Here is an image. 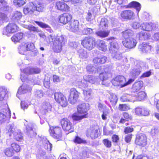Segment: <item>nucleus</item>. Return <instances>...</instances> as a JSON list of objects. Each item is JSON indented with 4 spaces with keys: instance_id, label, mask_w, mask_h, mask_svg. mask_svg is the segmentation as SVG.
Wrapping results in <instances>:
<instances>
[{
    "instance_id": "obj_1",
    "label": "nucleus",
    "mask_w": 159,
    "mask_h": 159,
    "mask_svg": "<svg viewBox=\"0 0 159 159\" xmlns=\"http://www.w3.org/2000/svg\"><path fill=\"white\" fill-rule=\"evenodd\" d=\"M20 69L21 71L20 79L22 82H25L32 85L36 84L34 79H29L27 76L29 75L39 73L40 71V69L37 68L27 67L23 70L21 68Z\"/></svg>"
},
{
    "instance_id": "obj_2",
    "label": "nucleus",
    "mask_w": 159,
    "mask_h": 159,
    "mask_svg": "<svg viewBox=\"0 0 159 159\" xmlns=\"http://www.w3.org/2000/svg\"><path fill=\"white\" fill-rule=\"evenodd\" d=\"M87 72L89 74H93L96 72L99 73V77L102 83L107 80L111 75L109 73L106 72V69L104 66H100L97 68L91 65H89L86 67Z\"/></svg>"
},
{
    "instance_id": "obj_3",
    "label": "nucleus",
    "mask_w": 159,
    "mask_h": 159,
    "mask_svg": "<svg viewBox=\"0 0 159 159\" xmlns=\"http://www.w3.org/2000/svg\"><path fill=\"white\" fill-rule=\"evenodd\" d=\"M78 86L81 88H84L83 89L84 98L86 101H89L92 99V90L89 88V84L86 82H78Z\"/></svg>"
},
{
    "instance_id": "obj_4",
    "label": "nucleus",
    "mask_w": 159,
    "mask_h": 159,
    "mask_svg": "<svg viewBox=\"0 0 159 159\" xmlns=\"http://www.w3.org/2000/svg\"><path fill=\"white\" fill-rule=\"evenodd\" d=\"M66 41L63 35H57L54 40L53 44V49L55 52H60L62 47Z\"/></svg>"
},
{
    "instance_id": "obj_5",
    "label": "nucleus",
    "mask_w": 159,
    "mask_h": 159,
    "mask_svg": "<svg viewBox=\"0 0 159 159\" xmlns=\"http://www.w3.org/2000/svg\"><path fill=\"white\" fill-rule=\"evenodd\" d=\"M35 48L34 44L33 43L23 42L18 46L19 53L22 55H25L26 52L33 50Z\"/></svg>"
},
{
    "instance_id": "obj_6",
    "label": "nucleus",
    "mask_w": 159,
    "mask_h": 159,
    "mask_svg": "<svg viewBox=\"0 0 159 159\" xmlns=\"http://www.w3.org/2000/svg\"><path fill=\"white\" fill-rule=\"evenodd\" d=\"M81 44L87 49L91 50L95 46V39L92 37H85L82 40Z\"/></svg>"
},
{
    "instance_id": "obj_7",
    "label": "nucleus",
    "mask_w": 159,
    "mask_h": 159,
    "mask_svg": "<svg viewBox=\"0 0 159 159\" xmlns=\"http://www.w3.org/2000/svg\"><path fill=\"white\" fill-rule=\"evenodd\" d=\"M98 128L95 125H92L88 128L85 132V134L89 138L94 139L98 137Z\"/></svg>"
},
{
    "instance_id": "obj_8",
    "label": "nucleus",
    "mask_w": 159,
    "mask_h": 159,
    "mask_svg": "<svg viewBox=\"0 0 159 159\" xmlns=\"http://www.w3.org/2000/svg\"><path fill=\"white\" fill-rule=\"evenodd\" d=\"M50 135L56 139H60L62 137L61 129L58 126L50 127L49 129Z\"/></svg>"
},
{
    "instance_id": "obj_9",
    "label": "nucleus",
    "mask_w": 159,
    "mask_h": 159,
    "mask_svg": "<svg viewBox=\"0 0 159 159\" xmlns=\"http://www.w3.org/2000/svg\"><path fill=\"white\" fill-rule=\"evenodd\" d=\"M56 101L62 107H65L68 104L67 101L66 97L60 92L55 93L54 94Z\"/></svg>"
},
{
    "instance_id": "obj_10",
    "label": "nucleus",
    "mask_w": 159,
    "mask_h": 159,
    "mask_svg": "<svg viewBox=\"0 0 159 159\" xmlns=\"http://www.w3.org/2000/svg\"><path fill=\"white\" fill-rule=\"evenodd\" d=\"M79 22L77 20H72L67 25L66 29L72 32L78 34L80 32L79 28Z\"/></svg>"
},
{
    "instance_id": "obj_11",
    "label": "nucleus",
    "mask_w": 159,
    "mask_h": 159,
    "mask_svg": "<svg viewBox=\"0 0 159 159\" xmlns=\"http://www.w3.org/2000/svg\"><path fill=\"white\" fill-rule=\"evenodd\" d=\"M135 143L141 147H144L147 144V139L146 135L140 133L136 136L135 141Z\"/></svg>"
},
{
    "instance_id": "obj_12",
    "label": "nucleus",
    "mask_w": 159,
    "mask_h": 159,
    "mask_svg": "<svg viewBox=\"0 0 159 159\" xmlns=\"http://www.w3.org/2000/svg\"><path fill=\"white\" fill-rule=\"evenodd\" d=\"M110 43L109 51L110 53L118 50L119 47L116 38L111 37L107 39Z\"/></svg>"
},
{
    "instance_id": "obj_13",
    "label": "nucleus",
    "mask_w": 159,
    "mask_h": 159,
    "mask_svg": "<svg viewBox=\"0 0 159 159\" xmlns=\"http://www.w3.org/2000/svg\"><path fill=\"white\" fill-rule=\"evenodd\" d=\"M62 128L64 130L71 132L73 131L74 127L72 123L67 118H63L61 121Z\"/></svg>"
},
{
    "instance_id": "obj_14",
    "label": "nucleus",
    "mask_w": 159,
    "mask_h": 159,
    "mask_svg": "<svg viewBox=\"0 0 159 159\" xmlns=\"http://www.w3.org/2000/svg\"><path fill=\"white\" fill-rule=\"evenodd\" d=\"M134 12L130 10H125L119 13V16L121 20H131L134 18Z\"/></svg>"
},
{
    "instance_id": "obj_15",
    "label": "nucleus",
    "mask_w": 159,
    "mask_h": 159,
    "mask_svg": "<svg viewBox=\"0 0 159 159\" xmlns=\"http://www.w3.org/2000/svg\"><path fill=\"white\" fill-rule=\"evenodd\" d=\"M79 93L75 89H71L70 90V94L68 98V101L71 104H74L78 100L79 95Z\"/></svg>"
},
{
    "instance_id": "obj_16",
    "label": "nucleus",
    "mask_w": 159,
    "mask_h": 159,
    "mask_svg": "<svg viewBox=\"0 0 159 159\" xmlns=\"http://www.w3.org/2000/svg\"><path fill=\"white\" fill-rule=\"evenodd\" d=\"M122 43L123 45L126 48L131 49L135 47L137 42L134 38L132 37H129L123 41Z\"/></svg>"
},
{
    "instance_id": "obj_17",
    "label": "nucleus",
    "mask_w": 159,
    "mask_h": 159,
    "mask_svg": "<svg viewBox=\"0 0 159 159\" xmlns=\"http://www.w3.org/2000/svg\"><path fill=\"white\" fill-rule=\"evenodd\" d=\"M84 80L78 82H88L92 84H94L96 85H98L99 84V80L96 77L93 75H85L84 76Z\"/></svg>"
},
{
    "instance_id": "obj_18",
    "label": "nucleus",
    "mask_w": 159,
    "mask_h": 159,
    "mask_svg": "<svg viewBox=\"0 0 159 159\" xmlns=\"http://www.w3.org/2000/svg\"><path fill=\"white\" fill-rule=\"evenodd\" d=\"M125 82V79L124 76L118 75L111 82L114 86H120L122 88L126 86Z\"/></svg>"
},
{
    "instance_id": "obj_19",
    "label": "nucleus",
    "mask_w": 159,
    "mask_h": 159,
    "mask_svg": "<svg viewBox=\"0 0 159 159\" xmlns=\"http://www.w3.org/2000/svg\"><path fill=\"white\" fill-rule=\"evenodd\" d=\"M158 25L156 23H143L140 25L141 29L144 30L150 31L152 29L157 30L158 29Z\"/></svg>"
},
{
    "instance_id": "obj_20",
    "label": "nucleus",
    "mask_w": 159,
    "mask_h": 159,
    "mask_svg": "<svg viewBox=\"0 0 159 159\" xmlns=\"http://www.w3.org/2000/svg\"><path fill=\"white\" fill-rule=\"evenodd\" d=\"M125 7V8H134L136 11L137 15L141 10V6L140 4L138 2L136 1H132L129 3L128 5L124 6H120L118 7V8Z\"/></svg>"
},
{
    "instance_id": "obj_21",
    "label": "nucleus",
    "mask_w": 159,
    "mask_h": 159,
    "mask_svg": "<svg viewBox=\"0 0 159 159\" xmlns=\"http://www.w3.org/2000/svg\"><path fill=\"white\" fill-rule=\"evenodd\" d=\"M72 18V16L68 13L62 14L59 17V22L63 24H65L67 23L68 24Z\"/></svg>"
},
{
    "instance_id": "obj_22",
    "label": "nucleus",
    "mask_w": 159,
    "mask_h": 159,
    "mask_svg": "<svg viewBox=\"0 0 159 159\" xmlns=\"http://www.w3.org/2000/svg\"><path fill=\"white\" fill-rule=\"evenodd\" d=\"M142 70L141 66L138 64L135 65L131 70L130 74L132 78H135L140 73Z\"/></svg>"
},
{
    "instance_id": "obj_23",
    "label": "nucleus",
    "mask_w": 159,
    "mask_h": 159,
    "mask_svg": "<svg viewBox=\"0 0 159 159\" xmlns=\"http://www.w3.org/2000/svg\"><path fill=\"white\" fill-rule=\"evenodd\" d=\"M32 89L31 87L27 84H24L21 86L18 89L16 96L19 98V94H23L26 93L28 91H30Z\"/></svg>"
},
{
    "instance_id": "obj_24",
    "label": "nucleus",
    "mask_w": 159,
    "mask_h": 159,
    "mask_svg": "<svg viewBox=\"0 0 159 159\" xmlns=\"http://www.w3.org/2000/svg\"><path fill=\"white\" fill-rule=\"evenodd\" d=\"M35 5L32 2H30L23 9V12L25 14H31L35 11Z\"/></svg>"
},
{
    "instance_id": "obj_25",
    "label": "nucleus",
    "mask_w": 159,
    "mask_h": 159,
    "mask_svg": "<svg viewBox=\"0 0 159 159\" xmlns=\"http://www.w3.org/2000/svg\"><path fill=\"white\" fill-rule=\"evenodd\" d=\"M11 114V111L9 108L3 109L0 111V123L5 121L6 117Z\"/></svg>"
},
{
    "instance_id": "obj_26",
    "label": "nucleus",
    "mask_w": 159,
    "mask_h": 159,
    "mask_svg": "<svg viewBox=\"0 0 159 159\" xmlns=\"http://www.w3.org/2000/svg\"><path fill=\"white\" fill-rule=\"evenodd\" d=\"M134 101H141L144 100L147 95L146 93L143 91L139 92L138 93H135L134 94H133Z\"/></svg>"
},
{
    "instance_id": "obj_27",
    "label": "nucleus",
    "mask_w": 159,
    "mask_h": 159,
    "mask_svg": "<svg viewBox=\"0 0 159 159\" xmlns=\"http://www.w3.org/2000/svg\"><path fill=\"white\" fill-rule=\"evenodd\" d=\"M52 106L48 102H45L43 103L42 107L40 109V111L43 115L45 114L47 112L51 111Z\"/></svg>"
},
{
    "instance_id": "obj_28",
    "label": "nucleus",
    "mask_w": 159,
    "mask_h": 159,
    "mask_svg": "<svg viewBox=\"0 0 159 159\" xmlns=\"http://www.w3.org/2000/svg\"><path fill=\"white\" fill-rule=\"evenodd\" d=\"M19 27L15 24H9L6 27V31L7 33H12L19 30Z\"/></svg>"
},
{
    "instance_id": "obj_29",
    "label": "nucleus",
    "mask_w": 159,
    "mask_h": 159,
    "mask_svg": "<svg viewBox=\"0 0 159 159\" xmlns=\"http://www.w3.org/2000/svg\"><path fill=\"white\" fill-rule=\"evenodd\" d=\"M143 85V82L142 81H138L135 82L133 84L132 89L131 92L135 93L140 91Z\"/></svg>"
},
{
    "instance_id": "obj_30",
    "label": "nucleus",
    "mask_w": 159,
    "mask_h": 159,
    "mask_svg": "<svg viewBox=\"0 0 159 159\" xmlns=\"http://www.w3.org/2000/svg\"><path fill=\"white\" fill-rule=\"evenodd\" d=\"M56 7L57 9L62 11H68L70 7L64 2H59L56 3Z\"/></svg>"
},
{
    "instance_id": "obj_31",
    "label": "nucleus",
    "mask_w": 159,
    "mask_h": 159,
    "mask_svg": "<svg viewBox=\"0 0 159 159\" xmlns=\"http://www.w3.org/2000/svg\"><path fill=\"white\" fill-rule=\"evenodd\" d=\"M139 48L143 53H150L151 52L152 47L147 43H143L139 45Z\"/></svg>"
},
{
    "instance_id": "obj_32",
    "label": "nucleus",
    "mask_w": 159,
    "mask_h": 159,
    "mask_svg": "<svg viewBox=\"0 0 159 159\" xmlns=\"http://www.w3.org/2000/svg\"><path fill=\"white\" fill-rule=\"evenodd\" d=\"M106 97L112 104L115 105L117 102L118 98L116 95L111 92H109L106 95Z\"/></svg>"
},
{
    "instance_id": "obj_33",
    "label": "nucleus",
    "mask_w": 159,
    "mask_h": 159,
    "mask_svg": "<svg viewBox=\"0 0 159 159\" xmlns=\"http://www.w3.org/2000/svg\"><path fill=\"white\" fill-rule=\"evenodd\" d=\"M110 31L108 30H98L95 32L96 35L100 38H105L108 36L109 34Z\"/></svg>"
},
{
    "instance_id": "obj_34",
    "label": "nucleus",
    "mask_w": 159,
    "mask_h": 159,
    "mask_svg": "<svg viewBox=\"0 0 159 159\" xmlns=\"http://www.w3.org/2000/svg\"><path fill=\"white\" fill-rule=\"evenodd\" d=\"M150 36V35L149 33L141 31L136 34V37L140 40H143L148 39Z\"/></svg>"
},
{
    "instance_id": "obj_35",
    "label": "nucleus",
    "mask_w": 159,
    "mask_h": 159,
    "mask_svg": "<svg viewBox=\"0 0 159 159\" xmlns=\"http://www.w3.org/2000/svg\"><path fill=\"white\" fill-rule=\"evenodd\" d=\"M35 22L39 27L45 29L47 31L51 34H52L53 32L50 27L48 24L43 22L38 21H35Z\"/></svg>"
},
{
    "instance_id": "obj_36",
    "label": "nucleus",
    "mask_w": 159,
    "mask_h": 159,
    "mask_svg": "<svg viewBox=\"0 0 159 159\" xmlns=\"http://www.w3.org/2000/svg\"><path fill=\"white\" fill-rule=\"evenodd\" d=\"M120 100L121 101L123 102H134L133 94H130L128 93L124 94L121 97Z\"/></svg>"
},
{
    "instance_id": "obj_37",
    "label": "nucleus",
    "mask_w": 159,
    "mask_h": 159,
    "mask_svg": "<svg viewBox=\"0 0 159 159\" xmlns=\"http://www.w3.org/2000/svg\"><path fill=\"white\" fill-rule=\"evenodd\" d=\"M78 112L81 114H86L87 109L86 108V104L85 103H83L79 105L77 107Z\"/></svg>"
},
{
    "instance_id": "obj_38",
    "label": "nucleus",
    "mask_w": 159,
    "mask_h": 159,
    "mask_svg": "<svg viewBox=\"0 0 159 159\" xmlns=\"http://www.w3.org/2000/svg\"><path fill=\"white\" fill-rule=\"evenodd\" d=\"M0 7L1 10L3 11H8L11 9V7L4 0H0Z\"/></svg>"
},
{
    "instance_id": "obj_39",
    "label": "nucleus",
    "mask_w": 159,
    "mask_h": 159,
    "mask_svg": "<svg viewBox=\"0 0 159 159\" xmlns=\"http://www.w3.org/2000/svg\"><path fill=\"white\" fill-rule=\"evenodd\" d=\"M97 43L99 50L103 52H105L107 50V45L104 41L99 40L97 41Z\"/></svg>"
},
{
    "instance_id": "obj_40",
    "label": "nucleus",
    "mask_w": 159,
    "mask_h": 159,
    "mask_svg": "<svg viewBox=\"0 0 159 159\" xmlns=\"http://www.w3.org/2000/svg\"><path fill=\"white\" fill-rule=\"evenodd\" d=\"M112 58L117 60H121L123 57V55L118 50L111 53Z\"/></svg>"
},
{
    "instance_id": "obj_41",
    "label": "nucleus",
    "mask_w": 159,
    "mask_h": 159,
    "mask_svg": "<svg viewBox=\"0 0 159 159\" xmlns=\"http://www.w3.org/2000/svg\"><path fill=\"white\" fill-rule=\"evenodd\" d=\"M22 17V14L21 12L18 11L15 12L12 16V19L15 22L18 21Z\"/></svg>"
},
{
    "instance_id": "obj_42",
    "label": "nucleus",
    "mask_w": 159,
    "mask_h": 159,
    "mask_svg": "<svg viewBox=\"0 0 159 159\" xmlns=\"http://www.w3.org/2000/svg\"><path fill=\"white\" fill-rule=\"evenodd\" d=\"M23 36V33H18L14 35L11 38L12 41L14 43H16L19 41L21 39Z\"/></svg>"
},
{
    "instance_id": "obj_43",
    "label": "nucleus",
    "mask_w": 159,
    "mask_h": 159,
    "mask_svg": "<svg viewBox=\"0 0 159 159\" xmlns=\"http://www.w3.org/2000/svg\"><path fill=\"white\" fill-rule=\"evenodd\" d=\"M107 58L106 57L103 56L101 58H95L93 59V61L94 63H96L97 64H103L107 61Z\"/></svg>"
},
{
    "instance_id": "obj_44",
    "label": "nucleus",
    "mask_w": 159,
    "mask_h": 159,
    "mask_svg": "<svg viewBox=\"0 0 159 159\" xmlns=\"http://www.w3.org/2000/svg\"><path fill=\"white\" fill-rule=\"evenodd\" d=\"M14 138L17 141H21L23 140V137L22 133L19 130H17L13 134Z\"/></svg>"
},
{
    "instance_id": "obj_45",
    "label": "nucleus",
    "mask_w": 159,
    "mask_h": 159,
    "mask_svg": "<svg viewBox=\"0 0 159 159\" xmlns=\"http://www.w3.org/2000/svg\"><path fill=\"white\" fill-rule=\"evenodd\" d=\"M134 32L130 29H128L122 32V36L125 39L127 38H129L131 37L130 36L134 34Z\"/></svg>"
},
{
    "instance_id": "obj_46",
    "label": "nucleus",
    "mask_w": 159,
    "mask_h": 159,
    "mask_svg": "<svg viewBox=\"0 0 159 159\" xmlns=\"http://www.w3.org/2000/svg\"><path fill=\"white\" fill-rule=\"evenodd\" d=\"M14 125L13 123L9 124L6 128V132L9 133V136H11L12 134L14 133L15 129L14 128Z\"/></svg>"
},
{
    "instance_id": "obj_47",
    "label": "nucleus",
    "mask_w": 159,
    "mask_h": 159,
    "mask_svg": "<svg viewBox=\"0 0 159 159\" xmlns=\"http://www.w3.org/2000/svg\"><path fill=\"white\" fill-rule=\"evenodd\" d=\"M152 63H154V66L156 69H159V62H157L156 57H155L147 58Z\"/></svg>"
},
{
    "instance_id": "obj_48",
    "label": "nucleus",
    "mask_w": 159,
    "mask_h": 159,
    "mask_svg": "<svg viewBox=\"0 0 159 159\" xmlns=\"http://www.w3.org/2000/svg\"><path fill=\"white\" fill-rule=\"evenodd\" d=\"M43 142L44 143L45 149L48 151H51L52 150V144L46 138H45Z\"/></svg>"
},
{
    "instance_id": "obj_49",
    "label": "nucleus",
    "mask_w": 159,
    "mask_h": 159,
    "mask_svg": "<svg viewBox=\"0 0 159 159\" xmlns=\"http://www.w3.org/2000/svg\"><path fill=\"white\" fill-rule=\"evenodd\" d=\"M108 21L105 18H102L101 19L100 24H99V27L102 28V29L108 27Z\"/></svg>"
},
{
    "instance_id": "obj_50",
    "label": "nucleus",
    "mask_w": 159,
    "mask_h": 159,
    "mask_svg": "<svg viewBox=\"0 0 159 159\" xmlns=\"http://www.w3.org/2000/svg\"><path fill=\"white\" fill-rule=\"evenodd\" d=\"M87 114L80 116L76 114H74L72 116V118L74 121H78L86 117Z\"/></svg>"
},
{
    "instance_id": "obj_51",
    "label": "nucleus",
    "mask_w": 159,
    "mask_h": 159,
    "mask_svg": "<svg viewBox=\"0 0 159 159\" xmlns=\"http://www.w3.org/2000/svg\"><path fill=\"white\" fill-rule=\"evenodd\" d=\"M44 7V4L39 2L35 6V11L36 10L39 12H42L43 10Z\"/></svg>"
},
{
    "instance_id": "obj_52",
    "label": "nucleus",
    "mask_w": 159,
    "mask_h": 159,
    "mask_svg": "<svg viewBox=\"0 0 159 159\" xmlns=\"http://www.w3.org/2000/svg\"><path fill=\"white\" fill-rule=\"evenodd\" d=\"M80 57L82 59H85L88 57V55L86 51L81 49L78 51Z\"/></svg>"
},
{
    "instance_id": "obj_53",
    "label": "nucleus",
    "mask_w": 159,
    "mask_h": 159,
    "mask_svg": "<svg viewBox=\"0 0 159 159\" xmlns=\"http://www.w3.org/2000/svg\"><path fill=\"white\" fill-rule=\"evenodd\" d=\"M143 107H137L135 109V111L136 114L138 115L142 116V115H146L148 114V113L146 111L144 113H142Z\"/></svg>"
},
{
    "instance_id": "obj_54",
    "label": "nucleus",
    "mask_w": 159,
    "mask_h": 159,
    "mask_svg": "<svg viewBox=\"0 0 159 159\" xmlns=\"http://www.w3.org/2000/svg\"><path fill=\"white\" fill-rule=\"evenodd\" d=\"M98 108L99 110L102 112L107 111L109 110L105 105L100 102L98 103Z\"/></svg>"
},
{
    "instance_id": "obj_55",
    "label": "nucleus",
    "mask_w": 159,
    "mask_h": 159,
    "mask_svg": "<svg viewBox=\"0 0 159 159\" xmlns=\"http://www.w3.org/2000/svg\"><path fill=\"white\" fill-rule=\"evenodd\" d=\"M5 155L7 157H10L14 154V151L12 149L7 148L4 151Z\"/></svg>"
},
{
    "instance_id": "obj_56",
    "label": "nucleus",
    "mask_w": 159,
    "mask_h": 159,
    "mask_svg": "<svg viewBox=\"0 0 159 159\" xmlns=\"http://www.w3.org/2000/svg\"><path fill=\"white\" fill-rule=\"evenodd\" d=\"M6 90L4 87H0V101L2 100L6 94Z\"/></svg>"
},
{
    "instance_id": "obj_57",
    "label": "nucleus",
    "mask_w": 159,
    "mask_h": 159,
    "mask_svg": "<svg viewBox=\"0 0 159 159\" xmlns=\"http://www.w3.org/2000/svg\"><path fill=\"white\" fill-rule=\"evenodd\" d=\"M25 28L28 29L30 32L33 31L34 32H39V30L32 25H26Z\"/></svg>"
},
{
    "instance_id": "obj_58",
    "label": "nucleus",
    "mask_w": 159,
    "mask_h": 159,
    "mask_svg": "<svg viewBox=\"0 0 159 159\" xmlns=\"http://www.w3.org/2000/svg\"><path fill=\"white\" fill-rule=\"evenodd\" d=\"M93 33V29L89 28H84L82 31V34L84 35L90 34Z\"/></svg>"
},
{
    "instance_id": "obj_59",
    "label": "nucleus",
    "mask_w": 159,
    "mask_h": 159,
    "mask_svg": "<svg viewBox=\"0 0 159 159\" xmlns=\"http://www.w3.org/2000/svg\"><path fill=\"white\" fill-rule=\"evenodd\" d=\"M13 3L14 5L16 7H20L23 5L25 2L23 0H14Z\"/></svg>"
},
{
    "instance_id": "obj_60",
    "label": "nucleus",
    "mask_w": 159,
    "mask_h": 159,
    "mask_svg": "<svg viewBox=\"0 0 159 159\" xmlns=\"http://www.w3.org/2000/svg\"><path fill=\"white\" fill-rule=\"evenodd\" d=\"M26 133L27 134L29 135L30 134L33 132V126L31 124H29L26 126Z\"/></svg>"
},
{
    "instance_id": "obj_61",
    "label": "nucleus",
    "mask_w": 159,
    "mask_h": 159,
    "mask_svg": "<svg viewBox=\"0 0 159 159\" xmlns=\"http://www.w3.org/2000/svg\"><path fill=\"white\" fill-rule=\"evenodd\" d=\"M152 17L146 12H144L142 15V18L145 21L151 19Z\"/></svg>"
},
{
    "instance_id": "obj_62",
    "label": "nucleus",
    "mask_w": 159,
    "mask_h": 159,
    "mask_svg": "<svg viewBox=\"0 0 159 159\" xmlns=\"http://www.w3.org/2000/svg\"><path fill=\"white\" fill-rule=\"evenodd\" d=\"M29 105H30V103L27 101H23L21 102L20 106L21 108L24 110L27 109Z\"/></svg>"
},
{
    "instance_id": "obj_63",
    "label": "nucleus",
    "mask_w": 159,
    "mask_h": 159,
    "mask_svg": "<svg viewBox=\"0 0 159 159\" xmlns=\"http://www.w3.org/2000/svg\"><path fill=\"white\" fill-rule=\"evenodd\" d=\"M11 146L12 148L14 151H15L16 152H18L20 151V146L16 143H13L11 144Z\"/></svg>"
},
{
    "instance_id": "obj_64",
    "label": "nucleus",
    "mask_w": 159,
    "mask_h": 159,
    "mask_svg": "<svg viewBox=\"0 0 159 159\" xmlns=\"http://www.w3.org/2000/svg\"><path fill=\"white\" fill-rule=\"evenodd\" d=\"M102 143L107 148H109L111 146V142L108 139H104L102 141Z\"/></svg>"
}]
</instances>
